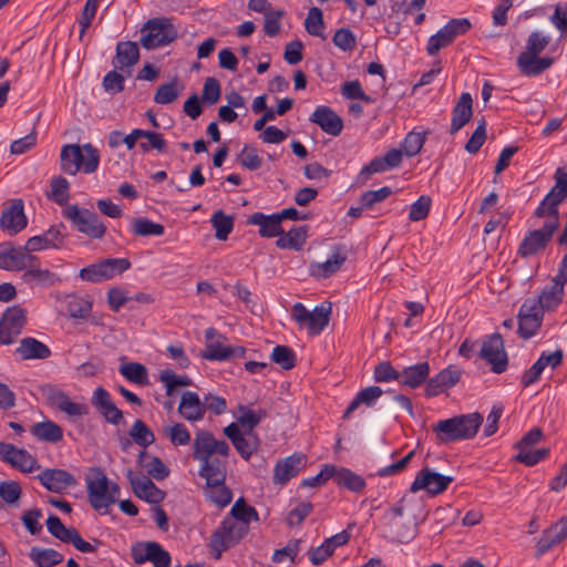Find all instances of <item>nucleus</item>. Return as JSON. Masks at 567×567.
<instances>
[{
    "label": "nucleus",
    "instance_id": "obj_48",
    "mask_svg": "<svg viewBox=\"0 0 567 567\" xmlns=\"http://www.w3.org/2000/svg\"><path fill=\"white\" fill-rule=\"evenodd\" d=\"M183 85L175 79L169 83L162 84L157 87L154 94V102L158 104L173 103L182 93Z\"/></svg>",
    "mask_w": 567,
    "mask_h": 567
},
{
    "label": "nucleus",
    "instance_id": "obj_17",
    "mask_svg": "<svg viewBox=\"0 0 567 567\" xmlns=\"http://www.w3.org/2000/svg\"><path fill=\"white\" fill-rule=\"evenodd\" d=\"M551 286L545 288L542 293L535 298L536 306L542 310H551L556 308L563 300L564 287L567 282V259H563L558 274L553 278Z\"/></svg>",
    "mask_w": 567,
    "mask_h": 567
},
{
    "label": "nucleus",
    "instance_id": "obj_43",
    "mask_svg": "<svg viewBox=\"0 0 567 567\" xmlns=\"http://www.w3.org/2000/svg\"><path fill=\"white\" fill-rule=\"evenodd\" d=\"M29 556L38 567H53L63 561V555L52 548L32 547Z\"/></svg>",
    "mask_w": 567,
    "mask_h": 567
},
{
    "label": "nucleus",
    "instance_id": "obj_16",
    "mask_svg": "<svg viewBox=\"0 0 567 567\" xmlns=\"http://www.w3.org/2000/svg\"><path fill=\"white\" fill-rule=\"evenodd\" d=\"M452 482V476L440 474L425 466L416 474L415 480L410 486V491L412 493H416L421 489H424L430 495L434 496L446 491Z\"/></svg>",
    "mask_w": 567,
    "mask_h": 567
},
{
    "label": "nucleus",
    "instance_id": "obj_50",
    "mask_svg": "<svg viewBox=\"0 0 567 567\" xmlns=\"http://www.w3.org/2000/svg\"><path fill=\"white\" fill-rule=\"evenodd\" d=\"M128 434L137 445L144 449L155 442L154 433L142 420H136L133 423Z\"/></svg>",
    "mask_w": 567,
    "mask_h": 567
},
{
    "label": "nucleus",
    "instance_id": "obj_47",
    "mask_svg": "<svg viewBox=\"0 0 567 567\" xmlns=\"http://www.w3.org/2000/svg\"><path fill=\"white\" fill-rule=\"evenodd\" d=\"M120 373L128 381L138 385H147L148 373L145 365L138 362H128L120 367Z\"/></svg>",
    "mask_w": 567,
    "mask_h": 567
},
{
    "label": "nucleus",
    "instance_id": "obj_18",
    "mask_svg": "<svg viewBox=\"0 0 567 567\" xmlns=\"http://www.w3.org/2000/svg\"><path fill=\"white\" fill-rule=\"evenodd\" d=\"M544 311L536 306V299L527 298L518 312V333L522 338L533 337L542 326Z\"/></svg>",
    "mask_w": 567,
    "mask_h": 567
},
{
    "label": "nucleus",
    "instance_id": "obj_14",
    "mask_svg": "<svg viewBox=\"0 0 567 567\" xmlns=\"http://www.w3.org/2000/svg\"><path fill=\"white\" fill-rule=\"evenodd\" d=\"M131 267L125 258H107L92 264L80 271L81 279L90 282H101L122 274Z\"/></svg>",
    "mask_w": 567,
    "mask_h": 567
},
{
    "label": "nucleus",
    "instance_id": "obj_27",
    "mask_svg": "<svg viewBox=\"0 0 567 567\" xmlns=\"http://www.w3.org/2000/svg\"><path fill=\"white\" fill-rule=\"evenodd\" d=\"M461 375L462 371L460 369L450 365L427 381L425 394L427 396L440 394L444 390L454 386L460 381Z\"/></svg>",
    "mask_w": 567,
    "mask_h": 567
},
{
    "label": "nucleus",
    "instance_id": "obj_25",
    "mask_svg": "<svg viewBox=\"0 0 567 567\" xmlns=\"http://www.w3.org/2000/svg\"><path fill=\"white\" fill-rule=\"evenodd\" d=\"M91 402L106 422L117 425L123 421V412L116 408L105 389H95Z\"/></svg>",
    "mask_w": 567,
    "mask_h": 567
},
{
    "label": "nucleus",
    "instance_id": "obj_63",
    "mask_svg": "<svg viewBox=\"0 0 567 567\" xmlns=\"http://www.w3.org/2000/svg\"><path fill=\"white\" fill-rule=\"evenodd\" d=\"M425 142V136L422 133L410 132L403 143L402 148L406 156L411 157L420 153Z\"/></svg>",
    "mask_w": 567,
    "mask_h": 567
},
{
    "label": "nucleus",
    "instance_id": "obj_22",
    "mask_svg": "<svg viewBox=\"0 0 567 567\" xmlns=\"http://www.w3.org/2000/svg\"><path fill=\"white\" fill-rule=\"evenodd\" d=\"M403 502L404 497L401 498L395 506L391 507L386 512L384 518L394 537L401 543H406L415 537L416 527L415 525L412 527L406 526L400 520V517L404 512Z\"/></svg>",
    "mask_w": 567,
    "mask_h": 567
},
{
    "label": "nucleus",
    "instance_id": "obj_33",
    "mask_svg": "<svg viewBox=\"0 0 567 567\" xmlns=\"http://www.w3.org/2000/svg\"><path fill=\"white\" fill-rule=\"evenodd\" d=\"M554 60L551 58H539L537 54L522 52L517 58V65L524 75H537L547 70Z\"/></svg>",
    "mask_w": 567,
    "mask_h": 567
},
{
    "label": "nucleus",
    "instance_id": "obj_38",
    "mask_svg": "<svg viewBox=\"0 0 567 567\" xmlns=\"http://www.w3.org/2000/svg\"><path fill=\"white\" fill-rule=\"evenodd\" d=\"M31 433L38 440L50 443H56L63 437L62 427L49 420L33 424L31 427Z\"/></svg>",
    "mask_w": 567,
    "mask_h": 567
},
{
    "label": "nucleus",
    "instance_id": "obj_31",
    "mask_svg": "<svg viewBox=\"0 0 567 567\" xmlns=\"http://www.w3.org/2000/svg\"><path fill=\"white\" fill-rule=\"evenodd\" d=\"M178 412L187 421H199L205 415V406L195 392H184L179 402Z\"/></svg>",
    "mask_w": 567,
    "mask_h": 567
},
{
    "label": "nucleus",
    "instance_id": "obj_13",
    "mask_svg": "<svg viewBox=\"0 0 567 567\" xmlns=\"http://www.w3.org/2000/svg\"><path fill=\"white\" fill-rule=\"evenodd\" d=\"M471 21L466 18L451 19L442 29L430 37L426 45V52L433 56L452 44L457 35L466 33L471 29Z\"/></svg>",
    "mask_w": 567,
    "mask_h": 567
},
{
    "label": "nucleus",
    "instance_id": "obj_49",
    "mask_svg": "<svg viewBox=\"0 0 567 567\" xmlns=\"http://www.w3.org/2000/svg\"><path fill=\"white\" fill-rule=\"evenodd\" d=\"M147 455L146 451L138 454L137 463L145 467L147 474L155 480H164L169 475L168 467L157 456L151 458L146 464L143 463L144 457Z\"/></svg>",
    "mask_w": 567,
    "mask_h": 567
},
{
    "label": "nucleus",
    "instance_id": "obj_32",
    "mask_svg": "<svg viewBox=\"0 0 567 567\" xmlns=\"http://www.w3.org/2000/svg\"><path fill=\"white\" fill-rule=\"evenodd\" d=\"M22 360H43L51 355V350L47 344L32 337L21 339L16 349Z\"/></svg>",
    "mask_w": 567,
    "mask_h": 567
},
{
    "label": "nucleus",
    "instance_id": "obj_54",
    "mask_svg": "<svg viewBox=\"0 0 567 567\" xmlns=\"http://www.w3.org/2000/svg\"><path fill=\"white\" fill-rule=\"evenodd\" d=\"M47 528L52 536L66 544H69L76 530L73 527H65L61 519L55 515L49 516L47 519Z\"/></svg>",
    "mask_w": 567,
    "mask_h": 567
},
{
    "label": "nucleus",
    "instance_id": "obj_60",
    "mask_svg": "<svg viewBox=\"0 0 567 567\" xmlns=\"http://www.w3.org/2000/svg\"><path fill=\"white\" fill-rule=\"evenodd\" d=\"M164 433L174 445H187L190 442V433L183 423L164 427Z\"/></svg>",
    "mask_w": 567,
    "mask_h": 567
},
{
    "label": "nucleus",
    "instance_id": "obj_6",
    "mask_svg": "<svg viewBox=\"0 0 567 567\" xmlns=\"http://www.w3.org/2000/svg\"><path fill=\"white\" fill-rule=\"evenodd\" d=\"M141 44L146 50L169 44L177 38V30L168 18H152L142 30Z\"/></svg>",
    "mask_w": 567,
    "mask_h": 567
},
{
    "label": "nucleus",
    "instance_id": "obj_45",
    "mask_svg": "<svg viewBox=\"0 0 567 567\" xmlns=\"http://www.w3.org/2000/svg\"><path fill=\"white\" fill-rule=\"evenodd\" d=\"M239 415L237 416L238 424L243 427L247 435L252 434L254 427L266 416L265 410L254 411L247 406L240 405L238 408Z\"/></svg>",
    "mask_w": 567,
    "mask_h": 567
},
{
    "label": "nucleus",
    "instance_id": "obj_56",
    "mask_svg": "<svg viewBox=\"0 0 567 567\" xmlns=\"http://www.w3.org/2000/svg\"><path fill=\"white\" fill-rule=\"evenodd\" d=\"M69 182L62 176H55L51 179V194L52 198L58 205L68 206L66 203L70 197Z\"/></svg>",
    "mask_w": 567,
    "mask_h": 567
},
{
    "label": "nucleus",
    "instance_id": "obj_26",
    "mask_svg": "<svg viewBox=\"0 0 567 567\" xmlns=\"http://www.w3.org/2000/svg\"><path fill=\"white\" fill-rule=\"evenodd\" d=\"M310 121L317 124L324 133L338 136L343 128L342 118L330 107L319 106L310 116Z\"/></svg>",
    "mask_w": 567,
    "mask_h": 567
},
{
    "label": "nucleus",
    "instance_id": "obj_7",
    "mask_svg": "<svg viewBox=\"0 0 567 567\" xmlns=\"http://www.w3.org/2000/svg\"><path fill=\"white\" fill-rule=\"evenodd\" d=\"M63 216L69 219L78 231L86 235L92 239H102L106 233V226L100 217L78 205H68L63 208Z\"/></svg>",
    "mask_w": 567,
    "mask_h": 567
},
{
    "label": "nucleus",
    "instance_id": "obj_4",
    "mask_svg": "<svg viewBox=\"0 0 567 567\" xmlns=\"http://www.w3.org/2000/svg\"><path fill=\"white\" fill-rule=\"evenodd\" d=\"M193 449L194 458L202 463L200 468H207V472H212L210 468L213 467H226L225 462L214 457V454L227 457L230 447L227 442L216 440L210 432L198 431L194 439Z\"/></svg>",
    "mask_w": 567,
    "mask_h": 567
},
{
    "label": "nucleus",
    "instance_id": "obj_24",
    "mask_svg": "<svg viewBox=\"0 0 567 567\" xmlns=\"http://www.w3.org/2000/svg\"><path fill=\"white\" fill-rule=\"evenodd\" d=\"M28 220L24 215V206L22 199H13L10 202L0 217V227L10 235H17L27 227Z\"/></svg>",
    "mask_w": 567,
    "mask_h": 567
},
{
    "label": "nucleus",
    "instance_id": "obj_15",
    "mask_svg": "<svg viewBox=\"0 0 567 567\" xmlns=\"http://www.w3.org/2000/svg\"><path fill=\"white\" fill-rule=\"evenodd\" d=\"M27 323V311L16 305L6 309L0 318V344L9 346L21 334Z\"/></svg>",
    "mask_w": 567,
    "mask_h": 567
},
{
    "label": "nucleus",
    "instance_id": "obj_39",
    "mask_svg": "<svg viewBox=\"0 0 567 567\" xmlns=\"http://www.w3.org/2000/svg\"><path fill=\"white\" fill-rule=\"evenodd\" d=\"M430 373L427 362L417 363L403 370L400 374V382L404 385L416 388L421 385Z\"/></svg>",
    "mask_w": 567,
    "mask_h": 567
},
{
    "label": "nucleus",
    "instance_id": "obj_52",
    "mask_svg": "<svg viewBox=\"0 0 567 567\" xmlns=\"http://www.w3.org/2000/svg\"><path fill=\"white\" fill-rule=\"evenodd\" d=\"M132 229L136 236H162L164 234V226L154 223L147 218L138 217L133 219Z\"/></svg>",
    "mask_w": 567,
    "mask_h": 567
},
{
    "label": "nucleus",
    "instance_id": "obj_9",
    "mask_svg": "<svg viewBox=\"0 0 567 567\" xmlns=\"http://www.w3.org/2000/svg\"><path fill=\"white\" fill-rule=\"evenodd\" d=\"M559 226L549 220L544 219L540 228L529 230L523 238L517 254L522 258H528L543 252L551 241L554 234Z\"/></svg>",
    "mask_w": 567,
    "mask_h": 567
},
{
    "label": "nucleus",
    "instance_id": "obj_46",
    "mask_svg": "<svg viewBox=\"0 0 567 567\" xmlns=\"http://www.w3.org/2000/svg\"><path fill=\"white\" fill-rule=\"evenodd\" d=\"M158 380L164 384L166 394L173 395L177 388L189 386L193 384L190 378L178 375L173 370L165 369L159 372Z\"/></svg>",
    "mask_w": 567,
    "mask_h": 567
},
{
    "label": "nucleus",
    "instance_id": "obj_41",
    "mask_svg": "<svg viewBox=\"0 0 567 567\" xmlns=\"http://www.w3.org/2000/svg\"><path fill=\"white\" fill-rule=\"evenodd\" d=\"M331 478H333L339 486H344L353 492H360L365 485L364 480L360 475L342 467L338 468L333 466Z\"/></svg>",
    "mask_w": 567,
    "mask_h": 567
},
{
    "label": "nucleus",
    "instance_id": "obj_3",
    "mask_svg": "<svg viewBox=\"0 0 567 567\" xmlns=\"http://www.w3.org/2000/svg\"><path fill=\"white\" fill-rule=\"evenodd\" d=\"M85 482L91 506L95 511L107 513V508L116 502L120 494L118 485L110 482L106 474L99 467L90 470Z\"/></svg>",
    "mask_w": 567,
    "mask_h": 567
},
{
    "label": "nucleus",
    "instance_id": "obj_12",
    "mask_svg": "<svg viewBox=\"0 0 567 567\" xmlns=\"http://www.w3.org/2000/svg\"><path fill=\"white\" fill-rule=\"evenodd\" d=\"M248 533V525L235 520L233 518H225L221 526L213 534L210 539V547L217 550L216 558L220 557L221 551L239 542Z\"/></svg>",
    "mask_w": 567,
    "mask_h": 567
},
{
    "label": "nucleus",
    "instance_id": "obj_40",
    "mask_svg": "<svg viewBox=\"0 0 567 567\" xmlns=\"http://www.w3.org/2000/svg\"><path fill=\"white\" fill-rule=\"evenodd\" d=\"M307 235L308 226L295 227L281 236L276 245L281 249L300 250L306 243Z\"/></svg>",
    "mask_w": 567,
    "mask_h": 567
},
{
    "label": "nucleus",
    "instance_id": "obj_2",
    "mask_svg": "<svg viewBox=\"0 0 567 567\" xmlns=\"http://www.w3.org/2000/svg\"><path fill=\"white\" fill-rule=\"evenodd\" d=\"M61 171L68 175H76L80 171L85 174L94 173L100 164V153L92 144H66L60 154Z\"/></svg>",
    "mask_w": 567,
    "mask_h": 567
},
{
    "label": "nucleus",
    "instance_id": "obj_36",
    "mask_svg": "<svg viewBox=\"0 0 567 567\" xmlns=\"http://www.w3.org/2000/svg\"><path fill=\"white\" fill-rule=\"evenodd\" d=\"M35 262L30 264L25 269V272L22 275V279L28 284H34L41 287L52 286L59 280V277L51 272L49 269H42L35 265Z\"/></svg>",
    "mask_w": 567,
    "mask_h": 567
},
{
    "label": "nucleus",
    "instance_id": "obj_28",
    "mask_svg": "<svg viewBox=\"0 0 567 567\" xmlns=\"http://www.w3.org/2000/svg\"><path fill=\"white\" fill-rule=\"evenodd\" d=\"M206 347L202 357L207 360L224 361L229 358L228 347L223 344L225 338L214 328H208L205 332Z\"/></svg>",
    "mask_w": 567,
    "mask_h": 567
},
{
    "label": "nucleus",
    "instance_id": "obj_19",
    "mask_svg": "<svg viewBox=\"0 0 567 567\" xmlns=\"http://www.w3.org/2000/svg\"><path fill=\"white\" fill-rule=\"evenodd\" d=\"M480 355L491 364L495 373H502L507 368V355L499 333H494L484 340Z\"/></svg>",
    "mask_w": 567,
    "mask_h": 567
},
{
    "label": "nucleus",
    "instance_id": "obj_37",
    "mask_svg": "<svg viewBox=\"0 0 567 567\" xmlns=\"http://www.w3.org/2000/svg\"><path fill=\"white\" fill-rule=\"evenodd\" d=\"M250 224L259 225V233L262 237H275L284 233L280 218L277 215L265 216L256 213L250 217Z\"/></svg>",
    "mask_w": 567,
    "mask_h": 567
},
{
    "label": "nucleus",
    "instance_id": "obj_51",
    "mask_svg": "<svg viewBox=\"0 0 567 567\" xmlns=\"http://www.w3.org/2000/svg\"><path fill=\"white\" fill-rule=\"evenodd\" d=\"M66 309L70 317L86 319L91 313L92 303L89 299L73 295L68 299Z\"/></svg>",
    "mask_w": 567,
    "mask_h": 567
},
{
    "label": "nucleus",
    "instance_id": "obj_58",
    "mask_svg": "<svg viewBox=\"0 0 567 567\" xmlns=\"http://www.w3.org/2000/svg\"><path fill=\"white\" fill-rule=\"evenodd\" d=\"M210 221L216 230V237L219 240H225L229 233L233 230V217L225 215L223 210L216 212L212 216Z\"/></svg>",
    "mask_w": 567,
    "mask_h": 567
},
{
    "label": "nucleus",
    "instance_id": "obj_57",
    "mask_svg": "<svg viewBox=\"0 0 567 567\" xmlns=\"http://www.w3.org/2000/svg\"><path fill=\"white\" fill-rule=\"evenodd\" d=\"M270 358L284 370H291L296 365V354L287 346H276L271 352Z\"/></svg>",
    "mask_w": 567,
    "mask_h": 567
},
{
    "label": "nucleus",
    "instance_id": "obj_11",
    "mask_svg": "<svg viewBox=\"0 0 567 567\" xmlns=\"http://www.w3.org/2000/svg\"><path fill=\"white\" fill-rule=\"evenodd\" d=\"M40 391L51 408L65 413L71 419H79L89 413L85 404L71 401L69 395L56 385L45 384L40 388Z\"/></svg>",
    "mask_w": 567,
    "mask_h": 567
},
{
    "label": "nucleus",
    "instance_id": "obj_42",
    "mask_svg": "<svg viewBox=\"0 0 567 567\" xmlns=\"http://www.w3.org/2000/svg\"><path fill=\"white\" fill-rule=\"evenodd\" d=\"M8 247V264L10 265V270H23L30 264L38 261V258L27 251L24 247H13L10 244H7Z\"/></svg>",
    "mask_w": 567,
    "mask_h": 567
},
{
    "label": "nucleus",
    "instance_id": "obj_53",
    "mask_svg": "<svg viewBox=\"0 0 567 567\" xmlns=\"http://www.w3.org/2000/svg\"><path fill=\"white\" fill-rule=\"evenodd\" d=\"M230 515L233 516V519L246 525L251 520L259 519L257 511L252 506L247 505L244 498H239L235 502L231 507Z\"/></svg>",
    "mask_w": 567,
    "mask_h": 567
},
{
    "label": "nucleus",
    "instance_id": "obj_59",
    "mask_svg": "<svg viewBox=\"0 0 567 567\" xmlns=\"http://www.w3.org/2000/svg\"><path fill=\"white\" fill-rule=\"evenodd\" d=\"M323 27L322 11L317 7L310 8L305 20V28L307 32L311 35L324 38L321 32Z\"/></svg>",
    "mask_w": 567,
    "mask_h": 567
},
{
    "label": "nucleus",
    "instance_id": "obj_8",
    "mask_svg": "<svg viewBox=\"0 0 567 567\" xmlns=\"http://www.w3.org/2000/svg\"><path fill=\"white\" fill-rule=\"evenodd\" d=\"M331 311L330 302L322 303L312 311H309L302 303L297 302L291 309V316L300 327L308 328L310 336H316L329 324Z\"/></svg>",
    "mask_w": 567,
    "mask_h": 567
},
{
    "label": "nucleus",
    "instance_id": "obj_64",
    "mask_svg": "<svg viewBox=\"0 0 567 567\" xmlns=\"http://www.w3.org/2000/svg\"><path fill=\"white\" fill-rule=\"evenodd\" d=\"M150 558L154 567H169L171 556L162 546L155 542H148Z\"/></svg>",
    "mask_w": 567,
    "mask_h": 567
},
{
    "label": "nucleus",
    "instance_id": "obj_55",
    "mask_svg": "<svg viewBox=\"0 0 567 567\" xmlns=\"http://www.w3.org/2000/svg\"><path fill=\"white\" fill-rule=\"evenodd\" d=\"M10 465L23 473H31L41 467L38 461L23 449L18 450Z\"/></svg>",
    "mask_w": 567,
    "mask_h": 567
},
{
    "label": "nucleus",
    "instance_id": "obj_20",
    "mask_svg": "<svg viewBox=\"0 0 567 567\" xmlns=\"http://www.w3.org/2000/svg\"><path fill=\"white\" fill-rule=\"evenodd\" d=\"M126 477L136 497L155 505L164 501L166 493L145 475H136L132 470H127Z\"/></svg>",
    "mask_w": 567,
    "mask_h": 567
},
{
    "label": "nucleus",
    "instance_id": "obj_29",
    "mask_svg": "<svg viewBox=\"0 0 567 567\" xmlns=\"http://www.w3.org/2000/svg\"><path fill=\"white\" fill-rule=\"evenodd\" d=\"M305 464V456L293 454L279 461L275 466L274 482L279 484L287 483L295 477Z\"/></svg>",
    "mask_w": 567,
    "mask_h": 567
},
{
    "label": "nucleus",
    "instance_id": "obj_10",
    "mask_svg": "<svg viewBox=\"0 0 567 567\" xmlns=\"http://www.w3.org/2000/svg\"><path fill=\"white\" fill-rule=\"evenodd\" d=\"M212 472H207V468L199 470V476L205 478L206 497L219 507H225L231 502V492L225 485L226 480V467H213Z\"/></svg>",
    "mask_w": 567,
    "mask_h": 567
},
{
    "label": "nucleus",
    "instance_id": "obj_30",
    "mask_svg": "<svg viewBox=\"0 0 567 567\" xmlns=\"http://www.w3.org/2000/svg\"><path fill=\"white\" fill-rule=\"evenodd\" d=\"M115 59V66L125 72L127 76L131 75V68L140 60L137 43L132 41L118 42L116 45Z\"/></svg>",
    "mask_w": 567,
    "mask_h": 567
},
{
    "label": "nucleus",
    "instance_id": "obj_35",
    "mask_svg": "<svg viewBox=\"0 0 567 567\" xmlns=\"http://www.w3.org/2000/svg\"><path fill=\"white\" fill-rule=\"evenodd\" d=\"M347 256L341 252H334L327 261L312 264L310 275L316 278H329L336 274L344 264Z\"/></svg>",
    "mask_w": 567,
    "mask_h": 567
},
{
    "label": "nucleus",
    "instance_id": "obj_61",
    "mask_svg": "<svg viewBox=\"0 0 567 567\" xmlns=\"http://www.w3.org/2000/svg\"><path fill=\"white\" fill-rule=\"evenodd\" d=\"M21 497V486L14 481L0 483V498L9 505L17 504Z\"/></svg>",
    "mask_w": 567,
    "mask_h": 567
},
{
    "label": "nucleus",
    "instance_id": "obj_34",
    "mask_svg": "<svg viewBox=\"0 0 567 567\" xmlns=\"http://www.w3.org/2000/svg\"><path fill=\"white\" fill-rule=\"evenodd\" d=\"M473 100L470 93H463L453 109L451 134L460 131L472 117Z\"/></svg>",
    "mask_w": 567,
    "mask_h": 567
},
{
    "label": "nucleus",
    "instance_id": "obj_44",
    "mask_svg": "<svg viewBox=\"0 0 567 567\" xmlns=\"http://www.w3.org/2000/svg\"><path fill=\"white\" fill-rule=\"evenodd\" d=\"M382 393L383 391L380 386H369L361 390L344 411L343 419H348L361 404H365L368 406L372 405L373 402L382 395Z\"/></svg>",
    "mask_w": 567,
    "mask_h": 567
},
{
    "label": "nucleus",
    "instance_id": "obj_23",
    "mask_svg": "<svg viewBox=\"0 0 567 567\" xmlns=\"http://www.w3.org/2000/svg\"><path fill=\"white\" fill-rule=\"evenodd\" d=\"M38 480L48 491L58 494L78 484L70 472L60 468H47L38 475Z\"/></svg>",
    "mask_w": 567,
    "mask_h": 567
},
{
    "label": "nucleus",
    "instance_id": "obj_62",
    "mask_svg": "<svg viewBox=\"0 0 567 567\" xmlns=\"http://www.w3.org/2000/svg\"><path fill=\"white\" fill-rule=\"evenodd\" d=\"M220 83L215 78H207L205 80L203 92H202V101L205 104L214 105L218 102L220 97Z\"/></svg>",
    "mask_w": 567,
    "mask_h": 567
},
{
    "label": "nucleus",
    "instance_id": "obj_21",
    "mask_svg": "<svg viewBox=\"0 0 567 567\" xmlns=\"http://www.w3.org/2000/svg\"><path fill=\"white\" fill-rule=\"evenodd\" d=\"M563 359L564 351L561 349H557L554 352H543L539 359L527 371L524 372L520 380L523 386H529L530 384L538 381L546 368L555 370L561 364Z\"/></svg>",
    "mask_w": 567,
    "mask_h": 567
},
{
    "label": "nucleus",
    "instance_id": "obj_5",
    "mask_svg": "<svg viewBox=\"0 0 567 567\" xmlns=\"http://www.w3.org/2000/svg\"><path fill=\"white\" fill-rule=\"evenodd\" d=\"M555 186L535 210V217L560 225L558 206L567 198V169L559 167L555 173Z\"/></svg>",
    "mask_w": 567,
    "mask_h": 567
},
{
    "label": "nucleus",
    "instance_id": "obj_1",
    "mask_svg": "<svg viewBox=\"0 0 567 567\" xmlns=\"http://www.w3.org/2000/svg\"><path fill=\"white\" fill-rule=\"evenodd\" d=\"M482 423V414L474 412L442 420L433 426V432L437 441L445 444L474 437Z\"/></svg>",
    "mask_w": 567,
    "mask_h": 567
}]
</instances>
